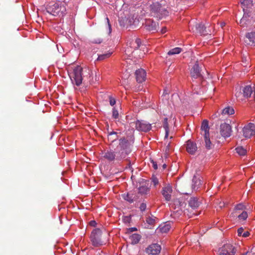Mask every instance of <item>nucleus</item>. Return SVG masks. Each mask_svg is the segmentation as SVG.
Listing matches in <instances>:
<instances>
[{
	"instance_id": "864d4df0",
	"label": "nucleus",
	"mask_w": 255,
	"mask_h": 255,
	"mask_svg": "<svg viewBox=\"0 0 255 255\" xmlns=\"http://www.w3.org/2000/svg\"><path fill=\"white\" fill-rule=\"evenodd\" d=\"M224 206H225V203L224 202H220L219 203V207L220 209H222Z\"/></svg>"
},
{
	"instance_id": "9b49d317",
	"label": "nucleus",
	"mask_w": 255,
	"mask_h": 255,
	"mask_svg": "<svg viewBox=\"0 0 255 255\" xmlns=\"http://www.w3.org/2000/svg\"><path fill=\"white\" fill-rule=\"evenodd\" d=\"M135 128L139 131L147 132L151 129V126L150 124L145 121H137L135 123Z\"/></svg>"
},
{
	"instance_id": "ea45409f",
	"label": "nucleus",
	"mask_w": 255,
	"mask_h": 255,
	"mask_svg": "<svg viewBox=\"0 0 255 255\" xmlns=\"http://www.w3.org/2000/svg\"><path fill=\"white\" fill-rule=\"evenodd\" d=\"M151 179V182L153 183L154 186H156L158 184V179L155 175H153Z\"/></svg>"
},
{
	"instance_id": "20e7f679",
	"label": "nucleus",
	"mask_w": 255,
	"mask_h": 255,
	"mask_svg": "<svg viewBox=\"0 0 255 255\" xmlns=\"http://www.w3.org/2000/svg\"><path fill=\"white\" fill-rule=\"evenodd\" d=\"M91 243L94 247H99L105 245L107 242V234H103L99 228L94 229L91 232Z\"/></svg>"
},
{
	"instance_id": "72a5a7b5",
	"label": "nucleus",
	"mask_w": 255,
	"mask_h": 255,
	"mask_svg": "<svg viewBox=\"0 0 255 255\" xmlns=\"http://www.w3.org/2000/svg\"><path fill=\"white\" fill-rule=\"evenodd\" d=\"M156 217L151 215V216H147L146 218V222L149 225H153L155 223Z\"/></svg>"
},
{
	"instance_id": "58836bf2",
	"label": "nucleus",
	"mask_w": 255,
	"mask_h": 255,
	"mask_svg": "<svg viewBox=\"0 0 255 255\" xmlns=\"http://www.w3.org/2000/svg\"><path fill=\"white\" fill-rule=\"evenodd\" d=\"M235 96L237 98L238 100L242 101L244 100V97L243 95L242 96L241 92H236L235 94Z\"/></svg>"
},
{
	"instance_id": "0eeeda50",
	"label": "nucleus",
	"mask_w": 255,
	"mask_h": 255,
	"mask_svg": "<svg viewBox=\"0 0 255 255\" xmlns=\"http://www.w3.org/2000/svg\"><path fill=\"white\" fill-rule=\"evenodd\" d=\"M236 252V248L231 244H224L218 249L219 255H235Z\"/></svg>"
},
{
	"instance_id": "9d476101",
	"label": "nucleus",
	"mask_w": 255,
	"mask_h": 255,
	"mask_svg": "<svg viewBox=\"0 0 255 255\" xmlns=\"http://www.w3.org/2000/svg\"><path fill=\"white\" fill-rule=\"evenodd\" d=\"M161 248L157 244H152L146 249L145 252L149 255H160Z\"/></svg>"
},
{
	"instance_id": "2eb2a0df",
	"label": "nucleus",
	"mask_w": 255,
	"mask_h": 255,
	"mask_svg": "<svg viewBox=\"0 0 255 255\" xmlns=\"http://www.w3.org/2000/svg\"><path fill=\"white\" fill-rule=\"evenodd\" d=\"M243 97L245 98H249L253 97V98L255 99V91L254 93L253 88L251 87L250 85H247L245 86L243 89Z\"/></svg>"
},
{
	"instance_id": "473e14b6",
	"label": "nucleus",
	"mask_w": 255,
	"mask_h": 255,
	"mask_svg": "<svg viewBox=\"0 0 255 255\" xmlns=\"http://www.w3.org/2000/svg\"><path fill=\"white\" fill-rule=\"evenodd\" d=\"M182 49L180 47H175L170 50L167 54L169 55H173L179 54L182 51Z\"/></svg>"
},
{
	"instance_id": "393cba45",
	"label": "nucleus",
	"mask_w": 255,
	"mask_h": 255,
	"mask_svg": "<svg viewBox=\"0 0 255 255\" xmlns=\"http://www.w3.org/2000/svg\"><path fill=\"white\" fill-rule=\"evenodd\" d=\"M201 129L204 132V135H209V127L207 120H205L202 122Z\"/></svg>"
},
{
	"instance_id": "c85d7f7f",
	"label": "nucleus",
	"mask_w": 255,
	"mask_h": 255,
	"mask_svg": "<svg viewBox=\"0 0 255 255\" xmlns=\"http://www.w3.org/2000/svg\"><path fill=\"white\" fill-rule=\"evenodd\" d=\"M233 217L238 218L240 220L245 221L247 219L248 214L247 212L244 211L237 215H234Z\"/></svg>"
},
{
	"instance_id": "aec40b11",
	"label": "nucleus",
	"mask_w": 255,
	"mask_h": 255,
	"mask_svg": "<svg viewBox=\"0 0 255 255\" xmlns=\"http://www.w3.org/2000/svg\"><path fill=\"white\" fill-rule=\"evenodd\" d=\"M189 206L193 209L198 208L201 203V200L195 197H191L188 201Z\"/></svg>"
},
{
	"instance_id": "cd10ccee",
	"label": "nucleus",
	"mask_w": 255,
	"mask_h": 255,
	"mask_svg": "<svg viewBox=\"0 0 255 255\" xmlns=\"http://www.w3.org/2000/svg\"><path fill=\"white\" fill-rule=\"evenodd\" d=\"M235 113L234 109L231 107H227L224 108L222 112V114L223 115H231Z\"/></svg>"
},
{
	"instance_id": "4c0bfd02",
	"label": "nucleus",
	"mask_w": 255,
	"mask_h": 255,
	"mask_svg": "<svg viewBox=\"0 0 255 255\" xmlns=\"http://www.w3.org/2000/svg\"><path fill=\"white\" fill-rule=\"evenodd\" d=\"M112 117L115 119H117L119 118V112L115 108H113V109Z\"/></svg>"
},
{
	"instance_id": "3c124183",
	"label": "nucleus",
	"mask_w": 255,
	"mask_h": 255,
	"mask_svg": "<svg viewBox=\"0 0 255 255\" xmlns=\"http://www.w3.org/2000/svg\"><path fill=\"white\" fill-rule=\"evenodd\" d=\"M250 235V232L248 231H245L244 232L243 235H242V237L244 238H247L249 237Z\"/></svg>"
},
{
	"instance_id": "4468645a",
	"label": "nucleus",
	"mask_w": 255,
	"mask_h": 255,
	"mask_svg": "<svg viewBox=\"0 0 255 255\" xmlns=\"http://www.w3.org/2000/svg\"><path fill=\"white\" fill-rule=\"evenodd\" d=\"M245 42L247 45H255V31H251L246 33Z\"/></svg>"
},
{
	"instance_id": "412c9836",
	"label": "nucleus",
	"mask_w": 255,
	"mask_h": 255,
	"mask_svg": "<svg viewBox=\"0 0 255 255\" xmlns=\"http://www.w3.org/2000/svg\"><path fill=\"white\" fill-rule=\"evenodd\" d=\"M150 188L146 183L140 184L138 188V192L141 195H145L149 193Z\"/></svg>"
},
{
	"instance_id": "f03ea898",
	"label": "nucleus",
	"mask_w": 255,
	"mask_h": 255,
	"mask_svg": "<svg viewBox=\"0 0 255 255\" xmlns=\"http://www.w3.org/2000/svg\"><path fill=\"white\" fill-rule=\"evenodd\" d=\"M69 76L73 84L79 86L84 82H89L90 84L96 81L94 80L93 73L91 70L88 67L82 68L77 66L73 69L72 70L68 72Z\"/></svg>"
},
{
	"instance_id": "2f4dec72",
	"label": "nucleus",
	"mask_w": 255,
	"mask_h": 255,
	"mask_svg": "<svg viewBox=\"0 0 255 255\" xmlns=\"http://www.w3.org/2000/svg\"><path fill=\"white\" fill-rule=\"evenodd\" d=\"M112 54V52L108 51L104 54L99 55L98 56V57L97 60V61H101V60H104L106 59H107L111 56Z\"/></svg>"
},
{
	"instance_id": "6e6d98bb",
	"label": "nucleus",
	"mask_w": 255,
	"mask_h": 255,
	"mask_svg": "<svg viewBox=\"0 0 255 255\" xmlns=\"http://www.w3.org/2000/svg\"><path fill=\"white\" fill-rule=\"evenodd\" d=\"M168 94V92L166 89H164L163 91V95H165Z\"/></svg>"
},
{
	"instance_id": "6ab92c4d",
	"label": "nucleus",
	"mask_w": 255,
	"mask_h": 255,
	"mask_svg": "<svg viewBox=\"0 0 255 255\" xmlns=\"http://www.w3.org/2000/svg\"><path fill=\"white\" fill-rule=\"evenodd\" d=\"M172 192V188L171 186L168 185L163 188L162 194L166 201H169L171 200Z\"/></svg>"
},
{
	"instance_id": "5fc2aeb1",
	"label": "nucleus",
	"mask_w": 255,
	"mask_h": 255,
	"mask_svg": "<svg viewBox=\"0 0 255 255\" xmlns=\"http://www.w3.org/2000/svg\"><path fill=\"white\" fill-rule=\"evenodd\" d=\"M166 31H167V30H166V27H163L161 30V32L162 33H165L166 32Z\"/></svg>"
},
{
	"instance_id": "b1692460",
	"label": "nucleus",
	"mask_w": 255,
	"mask_h": 255,
	"mask_svg": "<svg viewBox=\"0 0 255 255\" xmlns=\"http://www.w3.org/2000/svg\"><path fill=\"white\" fill-rule=\"evenodd\" d=\"M171 228L170 222H166L164 224L160 225L158 228L159 231L162 233H167Z\"/></svg>"
},
{
	"instance_id": "1a4fd4ad",
	"label": "nucleus",
	"mask_w": 255,
	"mask_h": 255,
	"mask_svg": "<svg viewBox=\"0 0 255 255\" xmlns=\"http://www.w3.org/2000/svg\"><path fill=\"white\" fill-rule=\"evenodd\" d=\"M241 4H242V7L244 12V16L241 19L240 23L241 24L246 22L247 18L246 13L248 11L247 9L251 8L253 6V3L252 0H243L241 1Z\"/></svg>"
},
{
	"instance_id": "de8ad7c7",
	"label": "nucleus",
	"mask_w": 255,
	"mask_h": 255,
	"mask_svg": "<svg viewBox=\"0 0 255 255\" xmlns=\"http://www.w3.org/2000/svg\"><path fill=\"white\" fill-rule=\"evenodd\" d=\"M151 162L152 164V167H153V168L154 169L156 170L158 168V165H157L156 162L155 161H153V160H151Z\"/></svg>"
},
{
	"instance_id": "a18cd8bd",
	"label": "nucleus",
	"mask_w": 255,
	"mask_h": 255,
	"mask_svg": "<svg viewBox=\"0 0 255 255\" xmlns=\"http://www.w3.org/2000/svg\"><path fill=\"white\" fill-rule=\"evenodd\" d=\"M244 233V229L243 228H240L238 230V234L239 236H242Z\"/></svg>"
},
{
	"instance_id": "dca6fc26",
	"label": "nucleus",
	"mask_w": 255,
	"mask_h": 255,
	"mask_svg": "<svg viewBox=\"0 0 255 255\" xmlns=\"http://www.w3.org/2000/svg\"><path fill=\"white\" fill-rule=\"evenodd\" d=\"M190 74L192 78L197 79L201 76V68L197 62L192 67L190 71Z\"/></svg>"
},
{
	"instance_id": "37998d69",
	"label": "nucleus",
	"mask_w": 255,
	"mask_h": 255,
	"mask_svg": "<svg viewBox=\"0 0 255 255\" xmlns=\"http://www.w3.org/2000/svg\"><path fill=\"white\" fill-rule=\"evenodd\" d=\"M139 210L141 212L144 211L146 209V204L145 203H142L140 205V206L139 207Z\"/></svg>"
},
{
	"instance_id": "4be33fe9",
	"label": "nucleus",
	"mask_w": 255,
	"mask_h": 255,
	"mask_svg": "<svg viewBox=\"0 0 255 255\" xmlns=\"http://www.w3.org/2000/svg\"><path fill=\"white\" fill-rule=\"evenodd\" d=\"M145 26L146 29L149 31H154L156 30L157 24L156 22L149 19L146 21Z\"/></svg>"
},
{
	"instance_id": "5701e85b",
	"label": "nucleus",
	"mask_w": 255,
	"mask_h": 255,
	"mask_svg": "<svg viewBox=\"0 0 255 255\" xmlns=\"http://www.w3.org/2000/svg\"><path fill=\"white\" fill-rule=\"evenodd\" d=\"M246 209V206L243 203H239L236 205L234 208V212L232 213V216H234V215H237L239 214L240 213L244 211Z\"/></svg>"
},
{
	"instance_id": "ddd939ff",
	"label": "nucleus",
	"mask_w": 255,
	"mask_h": 255,
	"mask_svg": "<svg viewBox=\"0 0 255 255\" xmlns=\"http://www.w3.org/2000/svg\"><path fill=\"white\" fill-rule=\"evenodd\" d=\"M135 75L136 81L138 83H140L145 80L146 73L144 69L140 68L135 71Z\"/></svg>"
},
{
	"instance_id": "e433bc0d",
	"label": "nucleus",
	"mask_w": 255,
	"mask_h": 255,
	"mask_svg": "<svg viewBox=\"0 0 255 255\" xmlns=\"http://www.w3.org/2000/svg\"><path fill=\"white\" fill-rule=\"evenodd\" d=\"M205 142V146L207 149H210L212 147V143L210 141L209 135H204Z\"/></svg>"
},
{
	"instance_id": "49530a36",
	"label": "nucleus",
	"mask_w": 255,
	"mask_h": 255,
	"mask_svg": "<svg viewBox=\"0 0 255 255\" xmlns=\"http://www.w3.org/2000/svg\"><path fill=\"white\" fill-rule=\"evenodd\" d=\"M103 40L101 38L95 39L93 40V42L96 44H100L102 42Z\"/></svg>"
},
{
	"instance_id": "f8f14e48",
	"label": "nucleus",
	"mask_w": 255,
	"mask_h": 255,
	"mask_svg": "<svg viewBox=\"0 0 255 255\" xmlns=\"http://www.w3.org/2000/svg\"><path fill=\"white\" fill-rule=\"evenodd\" d=\"M220 132L222 136L226 138L231 135L232 128L229 124L223 123L220 126Z\"/></svg>"
},
{
	"instance_id": "f704fd0d",
	"label": "nucleus",
	"mask_w": 255,
	"mask_h": 255,
	"mask_svg": "<svg viewBox=\"0 0 255 255\" xmlns=\"http://www.w3.org/2000/svg\"><path fill=\"white\" fill-rule=\"evenodd\" d=\"M235 149L237 153L240 156L245 155L247 153V150L242 146H238Z\"/></svg>"
},
{
	"instance_id": "39448f33",
	"label": "nucleus",
	"mask_w": 255,
	"mask_h": 255,
	"mask_svg": "<svg viewBox=\"0 0 255 255\" xmlns=\"http://www.w3.org/2000/svg\"><path fill=\"white\" fill-rule=\"evenodd\" d=\"M151 15L153 17L160 19L166 17L168 14V11L167 9L162 7L158 2L153 3L150 6Z\"/></svg>"
},
{
	"instance_id": "a211bd4d",
	"label": "nucleus",
	"mask_w": 255,
	"mask_h": 255,
	"mask_svg": "<svg viewBox=\"0 0 255 255\" xmlns=\"http://www.w3.org/2000/svg\"><path fill=\"white\" fill-rule=\"evenodd\" d=\"M197 150L196 143L189 140L186 142V150L190 154H194Z\"/></svg>"
},
{
	"instance_id": "09e8293b",
	"label": "nucleus",
	"mask_w": 255,
	"mask_h": 255,
	"mask_svg": "<svg viewBox=\"0 0 255 255\" xmlns=\"http://www.w3.org/2000/svg\"><path fill=\"white\" fill-rule=\"evenodd\" d=\"M130 220V218L128 216H125L123 218V220L125 223H128Z\"/></svg>"
},
{
	"instance_id": "6e6552de",
	"label": "nucleus",
	"mask_w": 255,
	"mask_h": 255,
	"mask_svg": "<svg viewBox=\"0 0 255 255\" xmlns=\"http://www.w3.org/2000/svg\"><path fill=\"white\" fill-rule=\"evenodd\" d=\"M243 135L246 138H250L255 134V125L249 123L243 128Z\"/></svg>"
},
{
	"instance_id": "8fccbe9b",
	"label": "nucleus",
	"mask_w": 255,
	"mask_h": 255,
	"mask_svg": "<svg viewBox=\"0 0 255 255\" xmlns=\"http://www.w3.org/2000/svg\"><path fill=\"white\" fill-rule=\"evenodd\" d=\"M136 231H137V228L135 227L129 228L128 230V233H131Z\"/></svg>"
},
{
	"instance_id": "7ed1b4c3",
	"label": "nucleus",
	"mask_w": 255,
	"mask_h": 255,
	"mask_svg": "<svg viewBox=\"0 0 255 255\" xmlns=\"http://www.w3.org/2000/svg\"><path fill=\"white\" fill-rule=\"evenodd\" d=\"M46 9L48 13L55 16L63 17L66 13V4L59 1L49 2Z\"/></svg>"
},
{
	"instance_id": "c9c22d12",
	"label": "nucleus",
	"mask_w": 255,
	"mask_h": 255,
	"mask_svg": "<svg viewBox=\"0 0 255 255\" xmlns=\"http://www.w3.org/2000/svg\"><path fill=\"white\" fill-rule=\"evenodd\" d=\"M124 199L128 202L130 203H131L134 201V196L132 194H130L128 193L127 194H124L123 195Z\"/></svg>"
},
{
	"instance_id": "603ef678",
	"label": "nucleus",
	"mask_w": 255,
	"mask_h": 255,
	"mask_svg": "<svg viewBox=\"0 0 255 255\" xmlns=\"http://www.w3.org/2000/svg\"><path fill=\"white\" fill-rule=\"evenodd\" d=\"M89 224L91 226L95 227L97 225V223L95 221L93 220L90 222Z\"/></svg>"
},
{
	"instance_id": "f3484780",
	"label": "nucleus",
	"mask_w": 255,
	"mask_h": 255,
	"mask_svg": "<svg viewBox=\"0 0 255 255\" xmlns=\"http://www.w3.org/2000/svg\"><path fill=\"white\" fill-rule=\"evenodd\" d=\"M202 184V181L199 175H194L192 179V189L194 191H196L200 188Z\"/></svg>"
},
{
	"instance_id": "79ce46f5",
	"label": "nucleus",
	"mask_w": 255,
	"mask_h": 255,
	"mask_svg": "<svg viewBox=\"0 0 255 255\" xmlns=\"http://www.w3.org/2000/svg\"><path fill=\"white\" fill-rule=\"evenodd\" d=\"M109 98L110 105L111 106H114L116 103V99L111 96H110Z\"/></svg>"
},
{
	"instance_id": "f257e3e1",
	"label": "nucleus",
	"mask_w": 255,
	"mask_h": 255,
	"mask_svg": "<svg viewBox=\"0 0 255 255\" xmlns=\"http://www.w3.org/2000/svg\"><path fill=\"white\" fill-rule=\"evenodd\" d=\"M128 141L125 138L120 139L119 145L116 148H109L103 153L105 160L109 162L119 163L127 159L130 153Z\"/></svg>"
},
{
	"instance_id": "a19ab883",
	"label": "nucleus",
	"mask_w": 255,
	"mask_h": 255,
	"mask_svg": "<svg viewBox=\"0 0 255 255\" xmlns=\"http://www.w3.org/2000/svg\"><path fill=\"white\" fill-rule=\"evenodd\" d=\"M242 255H255V247H253L251 251H248Z\"/></svg>"
},
{
	"instance_id": "a878e982",
	"label": "nucleus",
	"mask_w": 255,
	"mask_h": 255,
	"mask_svg": "<svg viewBox=\"0 0 255 255\" xmlns=\"http://www.w3.org/2000/svg\"><path fill=\"white\" fill-rule=\"evenodd\" d=\"M196 29L201 35H205L208 34L205 26L202 23H200L196 24Z\"/></svg>"
},
{
	"instance_id": "423d86ee",
	"label": "nucleus",
	"mask_w": 255,
	"mask_h": 255,
	"mask_svg": "<svg viewBox=\"0 0 255 255\" xmlns=\"http://www.w3.org/2000/svg\"><path fill=\"white\" fill-rule=\"evenodd\" d=\"M141 44V40L136 38L135 40L129 42L128 44V47L125 49V55L124 58L130 59L134 52V50L139 47Z\"/></svg>"
},
{
	"instance_id": "7c9ffc66",
	"label": "nucleus",
	"mask_w": 255,
	"mask_h": 255,
	"mask_svg": "<svg viewBox=\"0 0 255 255\" xmlns=\"http://www.w3.org/2000/svg\"><path fill=\"white\" fill-rule=\"evenodd\" d=\"M118 138V136L117 134V132L115 131H112L109 133L108 135V140L109 141L111 142H113L115 140H116Z\"/></svg>"
},
{
	"instance_id": "c756f323",
	"label": "nucleus",
	"mask_w": 255,
	"mask_h": 255,
	"mask_svg": "<svg viewBox=\"0 0 255 255\" xmlns=\"http://www.w3.org/2000/svg\"><path fill=\"white\" fill-rule=\"evenodd\" d=\"M163 127L165 131V138H167L169 134V128L168 124V119L167 118L164 119L163 121Z\"/></svg>"
},
{
	"instance_id": "4d7b16f0",
	"label": "nucleus",
	"mask_w": 255,
	"mask_h": 255,
	"mask_svg": "<svg viewBox=\"0 0 255 255\" xmlns=\"http://www.w3.org/2000/svg\"><path fill=\"white\" fill-rule=\"evenodd\" d=\"M225 25H226V23H225V22H221V23H220V26H221V27H222V28H223L224 26H225Z\"/></svg>"
},
{
	"instance_id": "c03bdc74",
	"label": "nucleus",
	"mask_w": 255,
	"mask_h": 255,
	"mask_svg": "<svg viewBox=\"0 0 255 255\" xmlns=\"http://www.w3.org/2000/svg\"><path fill=\"white\" fill-rule=\"evenodd\" d=\"M106 19L107 22L108 26L109 33H110L112 31V27H111V25L110 24V20H109V18L108 17V16L106 17Z\"/></svg>"
},
{
	"instance_id": "bb28decb",
	"label": "nucleus",
	"mask_w": 255,
	"mask_h": 255,
	"mask_svg": "<svg viewBox=\"0 0 255 255\" xmlns=\"http://www.w3.org/2000/svg\"><path fill=\"white\" fill-rule=\"evenodd\" d=\"M141 239V236L138 234H133L129 237L131 243L133 245L137 244Z\"/></svg>"
}]
</instances>
